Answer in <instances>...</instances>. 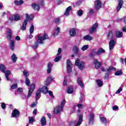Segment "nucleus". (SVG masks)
<instances>
[{"instance_id":"obj_56","label":"nucleus","mask_w":126,"mask_h":126,"mask_svg":"<svg viewBox=\"0 0 126 126\" xmlns=\"http://www.w3.org/2000/svg\"><path fill=\"white\" fill-rule=\"evenodd\" d=\"M58 54H57V56H60L61 55V53H62V48H59L58 50Z\"/></svg>"},{"instance_id":"obj_37","label":"nucleus","mask_w":126,"mask_h":126,"mask_svg":"<svg viewBox=\"0 0 126 126\" xmlns=\"http://www.w3.org/2000/svg\"><path fill=\"white\" fill-rule=\"evenodd\" d=\"M11 59L13 63H16V61H17V57H16V55L15 54H13L12 55Z\"/></svg>"},{"instance_id":"obj_4","label":"nucleus","mask_w":126,"mask_h":126,"mask_svg":"<svg viewBox=\"0 0 126 126\" xmlns=\"http://www.w3.org/2000/svg\"><path fill=\"white\" fill-rule=\"evenodd\" d=\"M64 105H65V99H63L61 102V106H58L56 107L57 109L54 110V114H60V113H61V111L63 109V107H64Z\"/></svg>"},{"instance_id":"obj_49","label":"nucleus","mask_w":126,"mask_h":126,"mask_svg":"<svg viewBox=\"0 0 126 126\" xmlns=\"http://www.w3.org/2000/svg\"><path fill=\"white\" fill-rule=\"evenodd\" d=\"M60 22H61V20H60V18H56L55 19V23H56V24H59Z\"/></svg>"},{"instance_id":"obj_59","label":"nucleus","mask_w":126,"mask_h":126,"mask_svg":"<svg viewBox=\"0 0 126 126\" xmlns=\"http://www.w3.org/2000/svg\"><path fill=\"white\" fill-rule=\"evenodd\" d=\"M112 109L113 110H118L119 109V107L117 105L113 106Z\"/></svg>"},{"instance_id":"obj_44","label":"nucleus","mask_w":126,"mask_h":126,"mask_svg":"<svg viewBox=\"0 0 126 126\" xmlns=\"http://www.w3.org/2000/svg\"><path fill=\"white\" fill-rule=\"evenodd\" d=\"M60 28H57L56 31H57V32H54V33L53 34L54 37H55V36H57V35H59V33H60Z\"/></svg>"},{"instance_id":"obj_34","label":"nucleus","mask_w":126,"mask_h":126,"mask_svg":"<svg viewBox=\"0 0 126 126\" xmlns=\"http://www.w3.org/2000/svg\"><path fill=\"white\" fill-rule=\"evenodd\" d=\"M73 51L74 52V54H77L79 52V49L77 47V45H74L73 47Z\"/></svg>"},{"instance_id":"obj_60","label":"nucleus","mask_w":126,"mask_h":126,"mask_svg":"<svg viewBox=\"0 0 126 126\" xmlns=\"http://www.w3.org/2000/svg\"><path fill=\"white\" fill-rule=\"evenodd\" d=\"M77 107H78L79 109H83V105L81 104H78Z\"/></svg>"},{"instance_id":"obj_21","label":"nucleus","mask_w":126,"mask_h":126,"mask_svg":"<svg viewBox=\"0 0 126 126\" xmlns=\"http://www.w3.org/2000/svg\"><path fill=\"white\" fill-rule=\"evenodd\" d=\"M10 46L11 50L12 51H14V47H15V41L13 40H10Z\"/></svg>"},{"instance_id":"obj_64","label":"nucleus","mask_w":126,"mask_h":126,"mask_svg":"<svg viewBox=\"0 0 126 126\" xmlns=\"http://www.w3.org/2000/svg\"><path fill=\"white\" fill-rule=\"evenodd\" d=\"M124 22L125 24H126V16H124L123 18Z\"/></svg>"},{"instance_id":"obj_63","label":"nucleus","mask_w":126,"mask_h":126,"mask_svg":"<svg viewBox=\"0 0 126 126\" xmlns=\"http://www.w3.org/2000/svg\"><path fill=\"white\" fill-rule=\"evenodd\" d=\"M122 30L124 32H126V26H124L123 28L122 29Z\"/></svg>"},{"instance_id":"obj_30","label":"nucleus","mask_w":126,"mask_h":126,"mask_svg":"<svg viewBox=\"0 0 126 126\" xmlns=\"http://www.w3.org/2000/svg\"><path fill=\"white\" fill-rule=\"evenodd\" d=\"M5 69H6V68L3 64H0V70L1 72H5Z\"/></svg>"},{"instance_id":"obj_11","label":"nucleus","mask_w":126,"mask_h":126,"mask_svg":"<svg viewBox=\"0 0 126 126\" xmlns=\"http://www.w3.org/2000/svg\"><path fill=\"white\" fill-rule=\"evenodd\" d=\"M53 80H54V79H53L52 76L47 77V78L44 82V85L45 86H49V85L51 84Z\"/></svg>"},{"instance_id":"obj_54","label":"nucleus","mask_w":126,"mask_h":126,"mask_svg":"<svg viewBox=\"0 0 126 126\" xmlns=\"http://www.w3.org/2000/svg\"><path fill=\"white\" fill-rule=\"evenodd\" d=\"M82 14H83V11L82 10H79L78 11V15H79V16H81Z\"/></svg>"},{"instance_id":"obj_3","label":"nucleus","mask_w":126,"mask_h":126,"mask_svg":"<svg viewBox=\"0 0 126 126\" xmlns=\"http://www.w3.org/2000/svg\"><path fill=\"white\" fill-rule=\"evenodd\" d=\"M49 39L50 37H49V35L47 33H44L42 36H41V35L37 36V40L39 41V44H42V45L45 44L43 41H45V40H49Z\"/></svg>"},{"instance_id":"obj_52","label":"nucleus","mask_w":126,"mask_h":126,"mask_svg":"<svg viewBox=\"0 0 126 126\" xmlns=\"http://www.w3.org/2000/svg\"><path fill=\"white\" fill-rule=\"evenodd\" d=\"M48 93H49V96H51L52 98H55V96L53 94V92L52 91H48Z\"/></svg>"},{"instance_id":"obj_22","label":"nucleus","mask_w":126,"mask_h":126,"mask_svg":"<svg viewBox=\"0 0 126 126\" xmlns=\"http://www.w3.org/2000/svg\"><path fill=\"white\" fill-rule=\"evenodd\" d=\"M77 82L79 84V85L82 88H83L84 87V85L83 83H82V81L81 80V78L80 77H78L77 79Z\"/></svg>"},{"instance_id":"obj_40","label":"nucleus","mask_w":126,"mask_h":126,"mask_svg":"<svg viewBox=\"0 0 126 126\" xmlns=\"http://www.w3.org/2000/svg\"><path fill=\"white\" fill-rule=\"evenodd\" d=\"M30 34H33L34 33V25H32L30 28Z\"/></svg>"},{"instance_id":"obj_51","label":"nucleus","mask_w":126,"mask_h":126,"mask_svg":"<svg viewBox=\"0 0 126 126\" xmlns=\"http://www.w3.org/2000/svg\"><path fill=\"white\" fill-rule=\"evenodd\" d=\"M121 91H123V88L120 87L119 89L116 92L115 94H119L121 93Z\"/></svg>"},{"instance_id":"obj_41","label":"nucleus","mask_w":126,"mask_h":126,"mask_svg":"<svg viewBox=\"0 0 126 126\" xmlns=\"http://www.w3.org/2000/svg\"><path fill=\"white\" fill-rule=\"evenodd\" d=\"M25 83L27 86H30V80L28 77L26 78Z\"/></svg>"},{"instance_id":"obj_48","label":"nucleus","mask_w":126,"mask_h":126,"mask_svg":"<svg viewBox=\"0 0 126 126\" xmlns=\"http://www.w3.org/2000/svg\"><path fill=\"white\" fill-rule=\"evenodd\" d=\"M84 97H85V95H84V94H80V97L79 98L80 102H83V98H84Z\"/></svg>"},{"instance_id":"obj_10","label":"nucleus","mask_w":126,"mask_h":126,"mask_svg":"<svg viewBox=\"0 0 126 126\" xmlns=\"http://www.w3.org/2000/svg\"><path fill=\"white\" fill-rule=\"evenodd\" d=\"M19 116H20V112H19V110L17 109L13 110L12 112V118H19Z\"/></svg>"},{"instance_id":"obj_6","label":"nucleus","mask_w":126,"mask_h":126,"mask_svg":"<svg viewBox=\"0 0 126 126\" xmlns=\"http://www.w3.org/2000/svg\"><path fill=\"white\" fill-rule=\"evenodd\" d=\"M77 116L79 117V119L76 124V126H79L81 124H82V122H83V115L80 114V109H78L77 110Z\"/></svg>"},{"instance_id":"obj_31","label":"nucleus","mask_w":126,"mask_h":126,"mask_svg":"<svg viewBox=\"0 0 126 126\" xmlns=\"http://www.w3.org/2000/svg\"><path fill=\"white\" fill-rule=\"evenodd\" d=\"M116 36L117 38H122L123 37V32L120 31L116 32Z\"/></svg>"},{"instance_id":"obj_8","label":"nucleus","mask_w":126,"mask_h":126,"mask_svg":"<svg viewBox=\"0 0 126 126\" xmlns=\"http://www.w3.org/2000/svg\"><path fill=\"white\" fill-rule=\"evenodd\" d=\"M116 67H113L112 66H110L107 68V71L108 73H105L104 79L105 80L109 79V74L111 72V70H116Z\"/></svg>"},{"instance_id":"obj_47","label":"nucleus","mask_w":126,"mask_h":126,"mask_svg":"<svg viewBox=\"0 0 126 126\" xmlns=\"http://www.w3.org/2000/svg\"><path fill=\"white\" fill-rule=\"evenodd\" d=\"M29 124H32V123H34V118L32 117H29Z\"/></svg>"},{"instance_id":"obj_35","label":"nucleus","mask_w":126,"mask_h":126,"mask_svg":"<svg viewBox=\"0 0 126 126\" xmlns=\"http://www.w3.org/2000/svg\"><path fill=\"white\" fill-rule=\"evenodd\" d=\"M84 39H85V40H86L87 41H91L93 38L92 36L89 35H86L84 37Z\"/></svg>"},{"instance_id":"obj_28","label":"nucleus","mask_w":126,"mask_h":126,"mask_svg":"<svg viewBox=\"0 0 126 126\" xmlns=\"http://www.w3.org/2000/svg\"><path fill=\"white\" fill-rule=\"evenodd\" d=\"M14 21H18L21 20V17L20 16V15H19V14H15L14 15Z\"/></svg>"},{"instance_id":"obj_23","label":"nucleus","mask_w":126,"mask_h":126,"mask_svg":"<svg viewBox=\"0 0 126 126\" xmlns=\"http://www.w3.org/2000/svg\"><path fill=\"white\" fill-rule=\"evenodd\" d=\"M47 73L48 74L51 73V71H52V67H53V64L52 63H49L47 65Z\"/></svg>"},{"instance_id":"obj_62","label":"nucleus","mask_w":126,"mask_h":126,"mask_svg":"<svg viewBox=\"0 0 126 126\" xmlns=\"http://www.w3.org/2000/svg\"><path fill=\"white\" fill-rule=\"evenodd\" d=\"M15 40L16 41H20V37L18 35L16 36L15 37Z\"/></svg>"},{"instance_id":"obj_53","label":"nucleus","mask_w":126,"mask_h":126,"mask_svg":"<svg viewBox=\"0 0 126 126\" xmlns=\"http://www.w3.org/2000/svg\"><path fill=\"white\" fill-rule=\"evenodd\" d=\"M17 92H18L19 93L23 92V89L22 88H18L17 90Z\"/></svg>"},{"instance_id":"obj_50","label":"nucleus","mask_w":126,"mask_h":126,"mask_svg":"<svg viewBox=\"0 0 126 126\" xmlns=\"http://www.w3.org/2000/svg\"><path fill=\"white\" fill-rule=\"evenodd\" d=\"M18 87V86L17 85V84H13L11 87V89H16V88H17Z\"/></svg>"},{"instance_id":"obj_13","label":"nucleus","mask_w":126,"mask_h":126,"mask_svg":"<svg viewBox=\"0 0 126 126\" xmlns=\"http://www.w3.org/2000/svg\"><path fill=\"white\" fill-rule=\"evenodd\" d=\"M93 63L95 65L94 68L96 69H98V68H100V67H101V65H102V63L99 62V61H98V60L97 59L94 60Z\"/></svg>"},{"instance_id":"obj_39","label":"nucleus","mask_w":126,"mask_h":126,"mask_svg":"<svg viewBox=\"0 0 126 126\" xmlns=\"http://www.w3.org/2000/svg\"><path fill=\"white\" fill-rule=\"evenodd\" d=\"M96 83L99 87L103 86V81L99 79L96 80Z\"/></svg>"},{"instance_id":"obj_57","label":"nucleus","mask_w":126,"mask_h":126,"mask_svg":"<svg viewBox=\"0 0 126 126\" xmlns=\"http://www.w3.org/2000/svg\"><path fill=\"white\" fill-rule=\"evenodd\" d=\"M63 85L64 86H66V85H67V81L65 79H64V81L63 82Z\"/></svg>"},{"instance_id":"obj_26","label":"nucleus","mask_w":126,"mask_h":126,"mask_svg":"<svg viewBox=\"0 0 126 126\" xmlns=\"http://www.w3.org/2000/svg\"><path fill=\"white\" fill-rule=\"evenodd\" d=\"M42 126H46L47 125V121L46 120V117H42L40 121Z\"/></svg>"},{"instance_id":"obj_19","label":"nucleus","mask_w":126,"mask_h":126,"mask_svg":"<svg viewBox=\"0 0 126 126\" xmlns=\"http://www.w3.org/2000/svg\"><path fill=\"white\" fill-rule=\"evenodd\" d=\"M69 33L70 34V35L71 37H73L74 36H75L76 34V31H75V29L72 28L70 31H69Z\"/></svg>"},{"instance_id":"obj_14","label":"nucleus","mask_w":126,"mask_h":126,"mask_svg":"<svg viewBox=\"0 0 126 126\" xmlns=\"http://www.w3.org/2000/svg\"><path fill=\"white\" fill-rule=\"evenodd\" d=\"M35 84H32L31 86V88L30 89V90L28 92V97H31V95H32V93H33V91H34V90L35 89Z\"/></svg>"},{"instance_id":"obj_61","label":"nucleus","mask_w":126,"mask_h":126,"mask_svg":"<svg viewBox=\"0 0 126 126\" xmlns=\"http://www.w3.org/2000/svg\"><path fill=\"white\" fill-rule=\"evenodd\" d=\"M5 106H6L5 103H2V104H1V106L2 109H5Z\"/></svg>"},{"instance_id":"obj_36","label":"nucleus","mask_w":126,"mask_h":126,"mask_svg":"<svg viewBox=\"0 0 126 126\" xmlns=\"http://www.w3.org/2000/svg\"><path fill=\"white\" fill-rule=\"evenodd\" d=\"M67 93L68 94H72L73 93V88L70 87L67 88Z\"/></svg>"},{"instance_id":"obj_24","label":"nucleus","mask_w":126,"mask_h":126,"mask_svg":"<svg viewBox=\"0 0 126 126\" xmlns=\"http://www.w3.org/2000/svg\"><path fill=\"white\" fill-rule=\"evenodd\" d=\"M41 92L44 93V94H47L49 92V89L47 86L42 87V90H41Z\"/></svg>"},{"instance_id":"obj_16","label":"nucleus","mask_w":126,"mask_h":126,"mask_svg":"<svg viewBox=\"0 0 126 126\" xmlns=\"http://www.w3.org/2000/svg\"><path fill=\"white\" fill-rule=\"evenodd\" d=\"M94 117H95V115H94V114L91 113L89 115V123L93 124V123H94Z\"/></svg>"},{"instance_id":"obj_12","label":"nucleus","mask_w":126,"mask_h":126,"mask_svg":"<svg viewBox=\"0 0 126 126\" xmlns=\"http://www.w3.org/2000/svg\"><path fill=\"white\" fill-rule=\"evenodd\" d=\"M94 6L95 9L99 10L101 7H102V1L100 0H97L94 2Z\"/></svg>"},{"instance_id":"obj_5","label":"nucleus","mask_w":126,"mask_h":126,"mask_svg":"<svg viewBox=\"0 0 126 126\" xmlns=\"http://www.w3.org/2000/svg\"><path fill=\"white\" fill-rule=\"evenodd\" d=\"M75 65L78 66V68L81 70H83V68H84V66H85V63L83 61H80L79 59L76 58Z\"/></svg>"},{"instance_id":"obj_58","label":"nucleus","mask_w":126,"mask_h":126,"mask_svg":"<svg viewBox=\"0 0 126 126\" xmlns=\"http://www.w3.org/2000/svg\"><path fill=\"white\" fill-rule=\"evenodd\" d=\"M37 105V102H33L32 104H31V107L32 108H34L35 106Z\"/></svg>"},{"instance_id":"obj_20","label":"nucleus","mask_w":126,"mask_h":126,"mask_svg":"<svg viewBox=\"0 0 126 126\" xmlns=\"http://www.w3.org/2000/svg\"><path fill=\"white\" fill-rule=\"evenodd\" d=\"M41 92H42V89H38L36 92L35 94V99L36 101H38V99L39 98V96L41 94Z\"/></svg>"},{"instance_id":"obj_43","label":"nucleus","mask_w":126,"mask_h":126,"mask_svg":"<svg viewBox=\"0 0 126 126\" xmlns=\"http://www.w3.org/2000/svg\"><path fill=\"white\" fill-rule=\"evenodd\" d=\"M61 60H62V56H57L54 59V62H55V63H58V62L61 61Z\"/></svg>"},{"instance_id":"obj_29","label":"nucleus","mask_w":126,"mask_h":126,"mask_svg":"<svg viewBox=\"0 0 126 126\" xmlns=\"http://www.w3.org/2000/svg\"><path fill=\"white\" fill-rule=\"evenodd\" d=\"M72 7L71 6H69L66 9L64 13V15H69V11L71 10Z\"/></svg>"},{"instance_id":"obj_27","label":"nucleus","mask_w":126,"mask_h":126,"mask_svg":"<svg viewBox=\"0 0 126 126\" xmlns=\"http://www.w3.org/2000/svg\"><path fill=\"white\" fill-rule=\"evenodd\" d=\"M96 53L97 52H96V49H93L90 54V58H94V57L96 56Z\"/></svg>"},{"instance_id":"obj_32","label":"nucleus","mask_w":126,"mask_h":126,"mask_svg":"<svg viewBox=\"0 0 126 126\" xmlns=\"http://www.w3.org/2000/svg\"><path fill=\"white\" fill-rule=\"evenodd\" d=\"M100 120L102 124H104V125H107L108 123L107 122V119L105 117H100Z\"/></svg>"},{"instance_id":"obj_45","label":"nucleus","mask_w":126,"mask_h":126,"mask_svg":"<svg viewBox=\"0 0 126 126\" xmlns=\"http://www.w3.org/2000/svg\"><path fill=\"white\" fill-rule=\"evenodd\" d=\"M89 47V45H84L82 47L81 50H82V51H86V50H87V49H88Z\"/></svg>"},{"instance_id":"obj_25","label":"nucleus","mask_w":126,"mask_h":126,"mask_svg":"<svg viewBox=\"0 0 126 126\" xmlns=\"http://www.w3.org/2000/svg\"><path fill=\"white\" fill-rule=\"evenodd\" d=\"M103 53H105V50H104L102 48H99L97 52L96 53V55L97 56H100V55H102Z\"/></svg>"},{"instance_id":"obj_17","label":"nucleus","mask_w":126,"mask_h":126,"mask_svg":"<svg viewBox=\"0 0 126 126\" xmlns=\"http://www.w3.org/2000/svg\"><path fill=\"white\" fill-rule=\"evenodd\" d=\"M8 35L6 36V38L7 40H9L12 38V32L11 29H9L7 32Z\"/></svg>"},{"instance_id":"obj_18","label":"nucleus","mask_w":126,"mask_h":126,"mask_svg":"<svg viewBox=\"0 0 126 126\" xmlns=\"http://www.w3.org/2000/svg\"><path fill=\"white\" fill-rule=\"evenodd\" d=\"M32 7L34 10L39 11L40 10V6L36 3H33L32 4Z\"/></svg>"},{"instance_id":"obj_38","label":"nucleus","mask_w":126,"mask_h":126,"mask_svg":"<svg viewBox=\"0 0 126 126\" xmlns=\"http://www.w3.org/2000/svg\"><path fill=\"white\" fill-rule=\"evenodd\" d=\"M23 2H24L23 0H20V1H18V0L14 1V3L15 4H16V5H20V4H22Z\"/></svg>"},{"instance_id":"obj_1","label":"nucleus","mask_w":126,"mask_h":126,"mask_svg":"<svg viewBox=\"0 0 126 126\" xmlns=\"http://www.w3.org/2000/svg\"><path fill=\"white\" fill-rule=\"evenodd\" d=\"M107 37L108 39H111L110 41L109 42V50L112 51L114 48H115V46H116V41L115 39H114V33H113V31H109L107 34Z\"/></svg>"},{"instance_id":"obj_55","label":"nucleus","mask_w":126,"mask_h":126,"mask_svg":"<svg viewBox=\"0 0 126 126\" xmlns=\"http://www.w3.org/2000/svg\"><path fill=\"white\" fill-rule=\"evenodd\" d=\"M3 73H5V75L9 76L10 74V71L9 70H7L6 72H3Z\"/></svg>"},{"instance_id":"obj_2","label":"nucleus","mask_w":126,"mask_h":126,"mask_svg":"<svg viewBox=\"0 0 126 126\" xmlns=\"http://www.w3.org/2000/svg\"><path fill=\"white\" fill-rule=\"evenodd\" d=\"M26 16L27 19H25L23 22L22 26L21 28V30H23V31L26 30V26L28 24V20H33V18H34V15H29L28 14H26Z\"/></svg>"},{"instance_id":"obj_33","label":"nucleus","mask_w":126,"mask_h":126,"mask_svg":"<svg viewBox=\"0 0 126 126\" xmlns=\"http://www.w3.org/2000/svg\"><path fill=\"white\" fill-rule=\"evenodd\" d=\"M39 44L41 43H40V42H38V40L35 41L34 44L32 45L33 49H37V48H38V47L39 46Z\"/></svg>"},{"instance_id":"obj_15","label":"nucleus","mask_w":126,"mask_h":126,"mask_svg":"<svg viewBox=\"0 0 126 126\" xmlns=\"http://www.w3.org/2000/svg\"><path fill=\"white\" fill-rule=\"evenodd\" d=\"M123 4H124V0H118V4L116 8L117 12H119V10H121V8H122V7L123 6Z\"/></svg>"},{"instance_id":"obj_42","label":"nucleus","mask_w":126,"mask_h":126,"mask_svg":"<svg viewBox=\"0 0 126 126\" xmlns=\"http://www.w3.org/2000/svg\"><path fill=\"white\" fill-rule=\"evenodd\" d=\"M122 74H123V71L122 70L117 71L116 73H115V75H116L117 76L122 75Z\"/></svg>"},{"instance_id":"obj_7","label":"nucleus","mask_w":126,"mask_h":126,"mask_svg":"<svg viewBox=\"0 0 126 126\" xmlns=\"http://www.w3.org/2000/svg\"><path fill=\"white\" fill-rule=\"evenodd\" d=\"M66 65H67V72L69 74H70L72 72V63L70 60L67 59L66 61Z\"/></svg>"},{"instance_id":"obj_9","label":"nucleus","mask_w":126,"mask_h":126,"mask_svg":"<svg viewBox=\"0 0 126 126\" xmlns=\"http://www.w3.org/2000/svg\"><path fill=\"white\" fill-rule=\"evenodd\" d=\"M98 23H94L92 27L90 28L89 33L90 34H93L96 30H97V28H98Z\"/></svg>"},{"instance_id":"obj_46","label":"nucleus","mask_w":126,"mask_h":126,"mask_svg":"<svg viewBox=\"0 0 126 126\" xmlns=\"http://www.w3.org/2000/svg\"><path fill=\"white\" fill-rule=\"evenodd\" d=\"M23 74L24 76H26V77H28V76H29V72H28L26 70H25L23 71Z\"/></svg>"}]
</instances>
